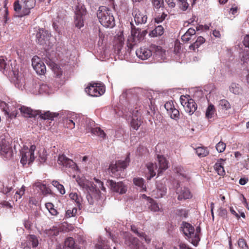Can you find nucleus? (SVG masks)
Wrapping results in <instances>:
<instances>
[{
    "label": "nucleus",
    "mask_w": 249,
    "mask_h": 249,
    "mask_svg": "<svg viewBox=\"0 0 249 249\" xmlns=\"http://www.w3.org/2000/svg\"><path fill=\"white\" fill-rule=\"evenodd\" d=\"M6 63L3 57H0V70H5L6 69Z\"/></svg>",
    "instance_id": "13d9d810"
},
{
    "label": "nucleus",
    "mask_w": 249,
    "mask_h": 249,
    "mask_svg": "<svg viewBox=\"0 0 249 249\" xmlns=\"http://www.w3.org/2000/svg\"><path fill=\"white\" fill-rule=\"evenodd\" d=\"M129 154L125 158L124 160H118L115 164H111L109 167L112 173V176L115 178H120L122 170L125 169L130 162Z\"/></svg>",
    "instance_id": "0eeeda50"
},
{
    "label": "nucleus",
    "mask_w": 249,
    "mask_h": 249,
    "mask_svg": "<svg viewBox=\"0 0 249 249\" xmlns=\"http://www.w3.org/2000/svg\"><path fill=\"white\" fill-rule=\"evenodd\" d=\"M142 121L141 117H132L131 126L135 130H138L142 124Z\"/></svg>",
    "instance_id": "7c9ffc66"
},
{
    "label": "nucleus",
    "mask_w": 249,
    "mask_h": 249,
    "mask_svg": "<svg viewBox=\"0 0 249 249\" xmlns=\"http://www.w3.org/2000/svg\"><path fill=\"white\" fill-rule=\"evenodd\" d=\"M215 114H216V110L214 106L212 104H209L206 109L205 113L206 118L210 121L214 116Z\"/></svg>",
    "instance_id": "cd10ccee"
},
{
    "label": "nucleus",
    "mask_w": 249,
    "mask_h": 249,
    "mask_svg": "<svg viewBox=\"0 0 249 249\" xmlns=\"http://www.w3.org/2000/svg\"><path fill=\"white\" fill-rule=\"evenodd\" d=\"M59 230L56 227H53L49 230H46L45 233L50 236H57L59 234Z\"/></svg>",
    "instance_id": "a19ab883"
},
{
    "label": "nucleus",
    "mask_w": 249,
    "mask_h": 249,
    "mask_svg": "<svg viewBox=\"0 0 249 249\" xmlns=\"http://www.w3.org/2000/svg\"><path fill=\"white\" fill-rule=\"evenodd\" d=\"M238 7L236 6H232L229 11L230 13H231L232 15H235L237 13L238 11Z\"/></svg>",
    "instance_id": "338daca9"
},
{
    "label": "nucleus",
    "mask_w": 249,
    "mask_h": 249,
    "mask_svg": "<svg viewBox=\"0 0 249 249\" xmlns=\"http://www.w3.org/2000/svg\"><path fill=\"white\" fill-rule=\"evenodd\" d=\"M107 183L111 190L113 192L124 194L127 191V187L122 182H116L113 180H108Z\"/></svg>",
    "instance_id": "ddd939ff"
},
{
    "label": "nucleus",
    "mask_w": 249,
    "mask_h": 249,
    "mask_svg": "<svg viewBox=\"0 0 249 249\" xmlns=\"http://www.w3.org/2000/svg\"><path fill=\"white\" fill-rule=\"evenodd\" d=\"M195 34L196 30L193 28H190L182 36L181 40L183 42L187 43Z\"/></svg>",
    "instance_id": "5701e85b"
},
{
    "label": "nucleus",
    "mask_w": 249,
    "mask_h": 249,
    "mask_svg": "<svg viewBox=\"0 0 249 249\" xmlns=\"http://www.w3.org/2000/svg\"><path fill=\"white\" fill-rule=\"evenodd\" d=\"M32 65L36 73L40 75L44 74L46 71V66L40 58L34 56L32 59Z\"/></svg>",
    "instance_id": "f8f14e48"
},
{
    "label": "nucleus",
    "mask_w": 249,
    "mask_h": 249,
    "mask_svg": "<svg viewBox=\"0 0 249 249\" xmlns=\"http://www.w3.org/2000/svg\"><path fill=\"white\" fill-rule=\"evenodd\" d=\"M180 3L179 7L183 11L186 10L188 7V3L187 2V0H178Z\"/></svg>",
    "instance_id": "6e6d98bb"
},
{
    "label": "nucleus",
    "mask_w": 249,
    "mask_h": 249,
    "mask_svg": "<svg viewBox=\"0 0 249 249\" xmlns=\"http://www.w3.org/2000/svg\"><path fill=\"white\" fill-rule=\"evenodd\" d=\"M100 23L104 27L112 28L115 25L114 17L111 10L106 6H100L97 12Z\"/></svg>",
    "instance_id": "f03ea898"
},
{
    "label": "nucleus",
    "mask_w": 249,
    "mask_h": 249,
    "mask_svg": "<svg viewBox=\"0 0 249 249\" xmlns=\"http://www.w3.org/2000/svg\"><path fill=\"white\" fill-rule=\"evenodd\" d=\"M134 184L140 187L142 191H146V186L144 183V179L141 178H135L133 179Z\"/></svg>",
    "instance_id": "473e14b6"
},
{
    "label": "nucleus",
    "mask_w": 249,
    "mask_h": 249,
    "mask_svg": "<svg viewBox=\"0 0 249 249\" xmlns=\"http://www.w3.org/2000/svg\"><path fill=\"white\" fill-rule=\"evenodd\" d=\"M132 16L136 24H144L146 22L147 17L145 13L137 8H134L132 11Z\"/></svg>",
    "instance_id": "2eb2a0df"
},
{
    "label": "nucleus",
    "mask_w": 249,
    "mask_h": 249,
    "mask_svg": "<svg viewBox=\"0 0 249 249\" xmlns=\"http://www.w3.org/2000/svg\"><path fill=\"white\" fill-rule=\"evenodd\" d=\"M195 150L197 155L199 158L205 157L209 154V150L207 147L199 146Z\"/></svg>",
    "instance_id": "393cba45"
},
{
    "label": "nucleus",
    "mask_w": 249,
    "mask_h": 249,
    "mask_svg": "<svg viewBox=\"0 0 249 249\" xmlns=\"http://www.w3.org/2000/svg\"><path fill=\"white\" fill-rule=\"evenodd\" d=\"M85 91L89 95L93 97H99L105 92L104 86L98 83H94L85 89Z\"/></svg>",
    "instance_id": "1a4fd4ad"
},
{
    "label": "nucleus",
    "mask_w": 249,
    "mask_h": 249,
    "mask_svg": "<svg viewBox=\"0 0 249 249\" xmlns=\"http://www.w3.org/2000/svg\"><path fill=\"white\" fill-rule=\"evenodd\" d=\"M94 180H95V182L98 184V186L97 185L96 186H94L96 188H98L99 189H101L103 191L105 190L106 188L104 186V184L103 182L100 181L99 179L96 178H94Z\"/></svg>",
    "instance_id": "5fc2aeb1"
},
{
    "label": "nucleus",
    "mask_w": 249,
    "mask_h": 249,
    "mask_svg": "<svg viewBox=\"0 0 249 249\" xmlns=\"http://www.w3.org/2000/svg\"><path fill=\"white\" fill-rule=\"evenodd\" d=\"M124 243L131 249H147L137 238L132 236L129 233H127L125 236Z\"/></svg>",
    "instance_id": "9d476101"
},
{
    "label": "nucleus",
    "mask_w": 249,
    "mask_h": 249,
    "mask_svg": "<svg viewBox=\"0 0 249 249\" xmlns=\"http://www.w3.org/2000/svg\"><path fill=\"white\" fill-rule=\"evenodd\" d=\"M194 228L190 224L185 223L183 224V232L185 235L187 237L188 240L192 243L193 239Z\"/></svg>",
    "instance_id": "412c9836"
},
{
    "label": "nucleus",
    "mask_w": 249,
    "mask_h": 249,
    "mask_svg": "<svg viewBox=\"0 0 249 249\" xmlns=\"http://www.w3.org/2000/svg\"><path fill=\"white\" fill-rule=\"evenodd\" d=\"M148 202L150 204L149 206V209L153 212H158L160 210L159 206L158 203L152 198H148Z\"/></svg>",
    "instance_id": "f704fd0d"
},
{
    "label": "nucleus",
    "mask_w": 249,
    "mask_h": 249,
    "mask_svg": "<svg viewBox=\"0 0 249 249\" xmlns=\"http://www.w3.org/2000/svg\"><path fill=\"white\" fill-rule=\"evenodd\" d=\"M130 109V112L132 114V117H141V112L140 109L137 107L135 109L132 108L131 107Z\"/></svg>",
    "instance_id": "37998d69"
},
{
    "label": "nucleus",
    "mask_w": 249,
    "mask_h": 249,
    "mask_svg": "<svg viewBox=\"0 0 249 249\" xmlns=\"http://www.w3.org/2000/svg\"><path fill=\"white\" fill-rule=\"evenodd\" d=\"M90 132L92 134L98 136L102 138H104L106 136V134L104 131L98 127L91 128L90 129Z\"/></svg>",
    "instance_id": "72a5a7b5"
},
{
    "label": "nucleus",
    "mask_w": 249,
    "mask_h": 249,
    "mask_svg": "<svg viewBox=\"0 0 249 249\" xmlns=\"http://www.w3.org/2000/svg\"><path fill=\"white\" fill-rule=\"evenodd\" d=\"M205 41V38L201 36H199L194 43L189 46V48L190 50L196 51V50L198 49Z\"/></svg>",
    "instance_id": "b1692460"
},
{
    "label": "nucleus",
    "mask_w": 249,
    "mask_h": 249,
    "mask_svg": "<svg viewBox=\"0 0 249 249\" xmlns=\"http://www.w3.org/2000/svg\"><path fill=\"white\" fill-rule=\"evenodd\" d=\"M37 42L43 46L47 45L50 37L48 31L44 29H40L36 35Z\"/></svg>",
    "instance_id": "dca6fc26"
},
{
    "label": "nucleus",
    "mask_w": 249,
    "mask_h": 249,
    "mask_svg": "<svg viewBox=\"0 0 249 249\" xmlns=\"http://www.w3.org/2000/svg\"><path fill=\"white\" fill-rule=\"evenodd\" d=\"M5 113L8 115L9 118L12 119L16 117L18 114V111L16 110L11 111L9 107H8V109L5 110Z\"/></svg>",
    "instance_id": "3c124183"
},
{
    "label": "nucleus",
    "mask_w": 249,
    "mask_h": 249,
    "mask_svg": "<svg viewBox=\"0 0 249 249\" xmlns=\"http://www.w3.org/2000/svg\"><path fill=\"white\" fill-rule=\"evenodd\" d=\"M19 109L26 117H34L39 115V117L44 120H53V118L58 115V113L51 112L49 111L42 112L41 110H33L31 108L25 106L21 107Z\"/></svg>",
    "instance_id": "7ed1b4c3"
},
{
    "label": "nucleus",
    "mask_w": 249,
    "mask_h": 249,
    "mask_svg": "<svg viewBox=\"0 0 249 249\" xmlns=\"http://www.w3.org/2000/svg\"><path fill=\"white\" fill-rule=\"evenodd\" d=\"M77 212V209L76 208H73L71 210H68L66 213V217L70 218L74 217L76 215Z\"/></svg>",
    "instance_id": "a18cd8bd"
},
{
    "label": "nucleus",
    "mask_w": 249,
    "mask_h": 249,
    "mask_svg": "<svg viewBox=\"0 0 249 249\" xmlns=\"http://www.w3.org/2000/svg\"><path fill=\"white\" fill-rule=\"evenodd\" d=\"M30 242L32 243L33 248H36L38 245V241L37 237L35 235L30 234L28 236Z\"/></svg>",
    "instance_id": "ea45409f"
},
{
    "label": "nucleus",
    "mask_w": 249,
    "mask_h": 249,
    "mask_svg": "<svg viewBox=\"0 0 249 249\" xmlns=\"http://www.w3.org/2000/svg\"><path fill=\"white\" fill-rule=\"evenodd\" d=\"M158 158L159 164L158 169L156 163L148 162L146 164V167L150 174V176L147 177L148 179H150L156 175V170H157L158 175H159L163 170H165L168 167L167 161L164 157L162 156L158 155Z\"/></svg>",
    "instance_id": "39448f33"
},
{
    "label": "nucleus",
    "mask_w": 249,
    "mask_h": 249,
    "mask_svg": "<svg viewBox=\"0 0 249 249\" xmlns=\"http://www.w3.org/2000/svg\"><path fill=\"white\" fill-rule=\"evenodd\" d=\"M230 91L235 94H239L241 92V89L238 84L232 83L231 84L229 88Z\"/></svg>",
    "instance_id": "c9c22d12"
},
{
    "label": "nucleus",
    "mask_w": 249,
    "mask_h": 249,
    "mask_svg": "<svg viewBox=\"0 0 249 249\" xmlns=\"http://www.w3.org/2000/svg\"><path fill=\"white\" fill-rule=\"evenodd\" d=\"M178 247L179 249H194L190 247L188 245L182 242L179 244Z\"/></svg>",
    "instance_id": "680f3d73"
},
{
    "label": "nucleus",
    "mask_w": 249,
    "mask_h": 249,
    "mask_svg": "<svg viewBox=\"0 0 249 249\" xmlns=\"http://www.w3.org/2000/svg\"><path fill=\"white\" fill-rule=\"evenodd\" d=\"M241 60L243 61V63H247L248 60H249V53L248 51L246 53H244L243 55L242 56Z\"/></svg>",
    "instance_id": "052dcab7"
},
{
    "label": "nucleus",
    "mask_w": 249,
    "mask_h": 249,
    "mask_svg": "<svg viewBox=\"0 0 249 249\" xmlns=\"http://www.w3.org/2000/svg\"><path fill=\"white\" fill-rule=\"evenodd\" d=\"M153 6L157 9H159L163 5V0H152Z\"/></svg>",
    "instance_id": "09e8293b"
},
{
    "label": "nucleus",
    "mask_w": 249,
    "mask_h": 249,
    "mask_svg": "<svg viewBox=\"0 0 249 249\" xmlns=\"http://www.w3.org/2000/svg\"><path fill=\"white\" fill-rule=\"evenodd\" d=\"M23 4L22 5V13L18 15V17H22L28 15L30 13V10L34 8L36 4L35 0H23Z\"/></svg>",
    "instance_id": "a211bd4d"
},
{
    "label": "nucleus",
    "mask_w": 249,
    "mask_h": 249,
    "mask_svg": "<svg viewBox=\"0 0 249 249\" xmlns=\"http://www.w3.org/2000/svg\"><path fill=\"white\" fill-rule=\"evenodd\" d=\"M180 102L185 111L190 115H192L197 109L196 104L189 95H181L180 97Z\"/></svg>",
    "instance_id": "6e6552de"
},
{
    "label": "nucleus",
    "mask_w": 249,
    "mask_h": 249,
    "mask_svg": "<svg viewBox=\"0 0 249 249\" xmlns=\"http://www.w3.org/2000/svg\"><path fill=\"white\" fill-rule=\"evenodd\" d=\"M166 187L164 185L158 184L156 189L152 191V196L156 198L162 197L166 195Z\"/></svg>",
    "instance_id": "aec40b11"
},
{
    "label": "nucleus",
    "mask_w": 249,
    "mask_h": 249,
    "mask_svg": "<svg viewBox=\"0 0 249 249\" xmlns=\"http://www.w3.org/2000/svg\"><path fill=\"white\" fill-rule=\"evenodd\" d=\"M65 247L71 249H74L75 246V241L72 237H68L65 241Z\"/></svg>",
    "instance_id": "58836bf2"
},
{
    "label": "nucleus",
    "mask_w": 249,
    "mask_h": 249,
    "mask_svg": "<svg viewBox=\"0 0 249 249\" xmlns=\"http://www.w3.org/2000/svg\"><path fill=\"white\" fill-rule=\"evenodd\" d=\"M136 55L142 60H146L152 55L150 50L145 48H141L136 51Z\"/></svg>",
    "instance_id": "4be33fe9"
},
{
    "label": "nucleus",
    "mask_w": 249,
    "mask_h": 249,
    "mask_svg": "<svg viewBox=\"0 0 249 249\" xmlns=\"http://www.w3.org/2000/svg\"><path fill=\"white\" fill-rule=\"evenodd\" d=\"M39 90L41 93H48L49 91V87L46 84H42L40 85Z\"/></svg>",
    "instance_id": "603ef678"
},
{
    "label": "nucleus",
    "mask_w": 249,
    "mask_h": 249,
    "mask_svg": "<svg viewBox=\"0 0 249 249\" xmlns=\"http://www.w3.org/2000/svg\"><path fill=\"white\" fill-rule=\"evenodd\" d=\"M47 152L43 150L42 152H39V160L40 162H44L47 159Z\"/></svg>",
    "instance_id": "de8ad7c7"
},
{
    "label": "nucleus",
    "mask_w": 249,
    "mask_h": 249,
    "mask_svg": "<svg viewBox=\"0 0 249 249\" xmlns=\"http://www.w3.org/2000/svg\"><path fill=\"white\" fill-rule=\"evenodd\" d=\"M52 185L57 189L61 194L64 195L65 193V190L64 186L62 184H60L58 181L56 180H53L52 181Z\"/></svg>",
    "instance_id": "e433bc0d"
},
{
    "label": "nucleus",
    "mask_w": 249,
    "mask_h": 249,
    "mask_svg": "<svg viewBox=\"0 0 249 249\" xmlns=\"http://www.w3.org/2000/svg\"><path fill=\"white\" fill-rule=\"evenodd\" d=\"M131 36L127 39V47L129 49H132L133 47L141 41L142 40L147 32L146 30L141 31L139 28H136L131 22Z\"/></svg>",
    "instance_id": "423d86ee"
},
{
    "label": "nucleus",
    "mask_w": 249,
    "mask_h": 249,
    "mask_svg": "<svg viewBox=\"0 0 249 249\" xmlns=\"http://www.w3.org/2000/svg\"><path fill=\"white\" fill-rule=\"evenodd\" d=\"M66 125L68 128H70V129H72L75 126V123L71 120H67Z\"/></svg>",
    "instance_id": "e2e57ef3"
},
{
    "label": "nucleus",
    "mask_w": 249,
    "mask_h": 249,
    "mask_svg": "<svg viewBox=\"0 0 249 249\" xmlns=\"http://www.w3.org/2000/svg\"><path fill=\"white\" fill-rule=\"evenodd\" d=\"M226 147V143L222 142H219L216 145V149L217 151L221 153L223 152Z\"/></svg>",
    "instance_id": "49530a36"
},
{
    "label": "nucleus",
    "mask_w": 249,
    "mask_h": 249,
    "mask_svg": "<svg viewBox=\"0 0 249 249\" xmlns=\"http://www.w3.org/2000/svg\"><path fill=\"white\" fill-rule=\"evenodd\" d=\"M243 44L246 47H249V35L244 37Z\"/></svg>",
    "instance_id": "69168bd1"
},
{
    "label": "nucleus",
    "mask_w": 249,
    "mask_h": 249,
    "mask_svg": "<svg viewBox=\"0 0 249 249\" xmlns=\"http://www.w3.org/2000/svg\"><path fill=\"white\" fill-rule=\"evenodd\" d=\"M237 243L240 249H249L247 243L244 239L242 238L239 239Z\"/></svg>",
    "instance_id": "c03bdc74"
},
{
    "label": "nucleus",
    "mask_w": 249,
    "mask_h": 249,
    "mask_svg": "<svg viewBox=\"0 0 249 249\" xmlns=\"http://www.w3.org/2000/svg\"><path fill=\"white\" fill-rule=\"evenodd\" d=\"M0 154L3 158L6 160L10 159L13 154L12 146L5 140H2L0 144Z\"/></svg>",
    "instance_id": "9b49d317"
},
{
    "label": "nucleus",
    "mask_w": 249,
    "mask_h": 249,
    "mask_svg": "<svg viewBox=\"0 0 249 249\" xmlns=\"http://www.w3.org/2000/svg\"><path fill=\"white\" fill-rule=\"evenodd\" d=\"M171 118L175 120H178L179 119V112L178 109H176L175 107L168 113Z\"/></svg>",
    "instance_id": "4c0bfd02"
},
{
    "label": "nucleus",
    "mask_w": 249,
    "mask_h": 249,
    "mask_svg": "<svg viewBox=\"0 0 249 249\" xmlns=\"http://www.w3.org/2000/svg\"><path fill=\"white\" fill-rule=\"evenodd\" d=\"M23 249H31L30 242H25L21 244Z\"/></svg>",
    "instance_id": "774afa93"
},
{
    "label": "nucleus",
    "mask_w": 249,
    "mask_h": 249,
    "mask_svg": "<svg viewBox=\"0 0 249 249\" xmlns=\"http://www.w3.org/2000/svg\"><path fill=\"white\" fill-rule=\"evenodd\" d=\"M223 161H224V160L220 159V160L217 161L214 165V170L220 176H223L225 174L223 164L222 163Z\"/></svg>",
    "instance_id": "a878e982"
},
{
    "label": "nucleus",
    "mask_w": 249,
    "mask_h": 249,
    "mask_svg": "<svg viewBox=\"0 0 249 249\" xmlns=\"http://www.w3.org/2000/svg\"><path fill=\"white\" fill-rule=\"evenodd\" d=\"M166 16L164 13H162L160 17H157L155 18V22L158 23L161 22L164 20Z\"/></svg>",
    "instance_id": "bf43d9fd"
},
{
    "label": "nucleus",
    "mask_w": 249,
    "mask_h": 249,
    "mask_svg": "<svg viewBox=\"0 0 249 249\" xmlns=\"http://www.w3.org/2000/svg\"><path fill=\"white\" fill-rule=\"evenodd\" d=\"M20 154L21 156L20 162L23 165L26 164L27 163L29 164H31L35 160L34 154H32L31 152H28L24 149L22 150L20 152Z\"/></svg>",
    "instance_id": "f3484780"
},
{
    "label": "nucleus",
    "mask_w": 249,
    "mask_h": 249,
    "mask_svg": "<svg viewBox=\"0 0 249 249\" xmlns=\"http://www.w3.org/2000/svg\"><path fill=\"white\" fill-rule=\"evenodd\" d=\"M25 228L27 230H30L32 225V223L29 220H25L24 222Z\"/></svg>",
    "instance_id": "0e129e2a"
},
{
    "label": "nucleus",
    "mask_w": 249,
    "mask_h": 249,
    "mask_svg": "<svg viewBox=\"0 0 249 249\" xmlns=\"http://www.w3.org/2000/svg\"><path fill=\"white\" fill-rule=\"evenodd\" d=\"M174 107V105L172 102H166L164 105V107L166 109L168 113L170 112Z\"/></svg>",
    "instance_id": "4d7b16f0"
},
{
    "label": "nucleus",
    "mask_w": 249,
    "mask_h": 249,
    "mask_svg": "<svg viewBox=\"0 0 249 249\" xmlns=\"http://www.w3.org/2000/svg\"><path fill=\"white\" fill-rule=\"evenodd\" d=\"M53 71L57 77H59L62 74V71H61V69L59 67H58L56 65L53 66Z\"/></svg>",
    "instance_id": "8fccbe9b"
},
{
    "label": "nucleus",
    "mask_w": 249,
    "mask_h": 249,
    "mask_svg": "<svg viewBox=\"0 0 249 249\" xmlns=\"http://www.w3.org/2000/svg\"><path fill=\"white\" fill-rule=\"evenodd\" d=\"M131 231L135 233L139 237L143 238L146 242H150V239L147 238V236L144 232H139L137 228L135 225L131 226Z\"/></svg>",
    "instance_id": "c756f323"
},
{
    "label": "nucleus",
    "mask_w": 249,
    "mask_h": 249,
    "mask_svg": "<svg viewBox=\"0 0 249 249\" xmlns=\"http://www.w3.org/2000/svg\"><path fill=\"white\" fill-rule=\"evenodd\" d=\"M219 105L225 110H228L231 107L230 103L226 99L220 100L219 102Z\"/></svg>",
    "instance_id": "79ce46f5"
},
{
    "label": "nucleus",
    "mask_w": 249,
    "mask_h": 249,
    "mask_svg": "<svg viewBox=\"0 0 249 249\" xmlns=\"http://www.w3.org/2000/svg\"><path fill=\"white\" fill-rule=\"evenodd\" d=\"M79 185L88 192L87 198L90 204L102 205L103 204V198L99 189L96 188L92 183L89 182H84L83 181H77Z\"/></svg>",
    "instance_id": "f257e3e1"
},
{
    "label": "nucleus",
    "mask_w": 249,
    "mask_h": 249,
    "mask_svg": "<svg viewBox=\"0 0 249 249\" xmlns=\"http://www.w3.org/2000/svg\"><path fill=\"white\" fill-rule=\"evenodd\" d=\"M57 162L58 164L62 165L66 168H71L74 171L78 169V166L72 160L67 158L63 154L59 155Z\"/></svg>",
    "instance_id": "4468645a"
},
{
    "label": "nucleus",
    "mask_w": 249,
    "mask_h": 249,
    "mask_svg": "<svg viewBox=\"0 0 249 249\" xmlns=\"http://www.w3.org/2000/svg\"><path fill=\"white\" fill-rule=\"evenodd\" d=\"M177 194H178V199L180 201L192 197V195L189 189L186 187L178 188L177 189Z\"/></svg>",
    "instance_id": "6ab92c4d"
},
{
    "label": "nucleus",
    "mask_w": 249,
    "mask_h": 249,
    "mask_svg": "<svg viewBox=\"0 0 249 249\" xmlns=\"http://www.w3.org/2000/svg\"><path fill=\"white\" fill-rule=\"evenodd\" d=\"M74 24L76 27L80 29L84 26L85 17L87 11L84 4L78 2L74 8Z\"/></svg>",
    "instance_id": "20e7f679"
},
{
    "label": "nucleus",
    "mask_w": 249,
    "mask_h": 249,
    "mask_svg": "<svg viewBox=\"0 0 249 249\" xmlns=\"http://www.w3.org/2000/svg\"><path fill=\"white\" fill-rule=\"evenodd\" d=\"M70 197L75 201L78 207H80L83 201V199L81 196L76 193H71L69 195Z\"/></svg>",
    "instance_id": "2f4dec72"
},
{
    "label": "nucleus",
    "mask_w": 249,
    "mask_h": 249,
    "mask_svg": "<svg viewBox=\"0 0 249 249\" xmlns=\"http://www.w3.org/2000/svg\"><path fill=\"white\" fill-rule=\"evenodd\" d=\"M22 7V6H21L20 5L19 1L18 0H17L14 2V10L18 14V15H20L22 13V12L21 13H20V11Z\"/></svg>",
    "instance_id": "864d4df0"
},
{
    "label": "nucleus",
    "mask_w": 249,
    "mask_h": 249,
    "mask_svg": "<svg viewBox=\"0 0 249 249\" xmlns=\"http://www.w3.org/2000/svg\"><path fill=\"white\" fill-rule=\"evenodd\" d=\"M201 228L199 226L196 228V231L194 230L193 239H192V244L196 246L200 241V233Z\"/></svg>",
    "instance_id": "bb28decb"
},
{
    "label": "nucleus",
    "mask_w": 249,
    "mask_h": 249,
    "mask_svg": "<svg viewBox=\"0 0 249 249\" xmlns=\"http://www.w3.org/2000/svg\"><path fill=\"white\" fill-rule=\"evenodd\" d=\"M164 33V28L161 25H159L152 30L149 34L151 37H157L161 36Z\"/></svg>",
    "instance_id": "c85d7f7f"
}]
</instances>
